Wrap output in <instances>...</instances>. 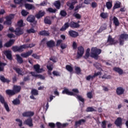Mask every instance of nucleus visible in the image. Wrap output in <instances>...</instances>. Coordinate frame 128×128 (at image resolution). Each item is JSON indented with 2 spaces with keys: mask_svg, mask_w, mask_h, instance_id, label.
<instances>
[{
  "mask_svg": "<svg viewBox=\"0 0 128 128\" xmlns=\"http://www.w3.org/2000/svg\"><path fill=\"white\" fill-rule=\"evenodd\" d=\"M102 54V50L96 47H93L91 49V53L90 56L94 58V60H98V55Z\"/></svg>",
  "mask_w": 128,
  "mask_h": 128,
  "instance_id": "obj_1",
  "label": "nucleus"
},
{
  "mask_svg": "<svg viewBox=\"0 0 128 128\" xmlns=\"http://www.w3.org/2000/svg\"><path fill=\"white\" fill-rule=\"evenodd\" d=\"M14 14H10L9 15L6 16V21L4 22V24L6 26H12V20L14 18Z\"/></svg>",
  "mask_w": 128,
  "mask_h": 128,
  "instance_id": "obj_2",
  "label": "nucleus"
},
{
  "mask_svg": "<svg viewBox=\"0 0 128 128\" xmlns=\"http://www.w3.org/2000/svg\"><path fill=\"white\" fill-rule=\"evenodd\" d=\"M128 40V34H122L119 36V44L120 46L124 44V41Z\"/></svg>",
  "mask_w": 128,
  "mask_h": 128,
  "instance_id": "obj_3",
  "label": "nucleus"
},
{
  "mask_svg": "<svg viewBox=\"0 0 128 128\" xmlns=\"http://www.w3.org/2000/svg\"><path fill=\"white\" fill-rule=\"evenodd\" d=\"M84 54V48L82 46H80L78 48L76 58H80Z\"/></svg>",
  "mask_w": 128,
  "mask_h": 128,
  "instance_id": "obj_4",
  "label": "nucleus"
},
{
  "mask_svg": "<svg viewBox=\"0 0 128 128\" xmlns=\"http://www.w3.org/2000/svg\"><path fill=\"white\" fill-rule=\"evenodd\" d=\"M0 102L2 104H4V107L5 108L6 112H10V107L8 106V103L6 102V100H4V97L2 95V94H0Z\"/></svg>",
  "mask_w": 128,
  "mask_h": 128,
  "instance_id": "obj_5",
  "label": "nucleus"
},
{
  "mask_svg": "<svg viewBox=\"0 0 128 128\" xmlns=\"http://www.w3.org/2000/svg\"><path fill=\"white\" fill-rule=\"evenodd\" d=\"M24 44L21 45L20 46H16L12 47V50L14 52H24Z\"/></svg>",
  "mask_w": 128,
  "mask_h": 128,
  "instance_id": "obj_6",
  "label": "nucleus"
},
{
  "mask_svg": "<svg viewBox=\"0 0 128 128\" xmlns=\"http://www.w3.org/2000/svg\"><path fill=\"white\" fill-rule=\"evenodd\" d=\"M3 54H4V56H6L8 60H12V51L10 50H6L3 52Z\"/></svg>",
  "mask_w": 128,
  "mask_h": 128,
  "instance_id": "obj_7",
  "label": "nucleus"
},
{
  "mask_svg": "<svg viewBox=\"0 0 128 128\" xmlns=\"http://www.w3.org/2000/svg\"><path fill=\"white\" fill-rule=\"evenodd\" d=\"M107 42H108L112 46V44H116L118 42V40H114L110 35H109L107 40Z\"/></svg>",
  "mask_w": 128,
  "mask_h": 128,
  "instance_id": "obj_8",
  "label": "nucleus"
},
{
  "mask_svg": "<svg viewBox=\"0 0 128 128\" xmlns=\"http://www.w3.org/2000/svg\"><path fill=\"white\" fill-rule=\"evenodd\" d=\"M24 28H22L20 27H18L15 30V34L18 36H22V34H24Z\"/></svg>",
  "mask_w": 128,
  "mask_h": 128,
  "instance_id": "obj_9",
  "label": "nucleus"
},
{
  "mask_svg": "<svg viewBox=\"0 0 128 128\" xmlns=\"http://www.w3.org/2000/svg\"><path fill=\"white\" fill-rule=\"evenodd\" d=\"M63 94H67L68 96H76V94L72 92H70L68 88H64V90L62 92Z\"/></svg>",
  "mask_w": 128,
  "mask_h": 128,
  "instance_id": "obj_10",
  "label": "nucleus"
},
{
  "mask_svg": "<svg viewBox=\"0 0 128 128\" xmlns=\"http://www.w3.org/2000/svg\"><path fill=\"white\" fill-rule=\"evenodd\" d=\"M69 36H71V38H78V32H76L74 30H70L68 32Z\"/></svg>",
  "mask_w": 128,
  "mask_h": 128,
  "instance_id": "obj_11",
  "label": "nucleus"
},
{
  "mask_svg": "<svg viewBox=\"0 0 128 128\" xmlns=\"http://www.w3.org/2000/svg\"><path fill=\"white\" fill-rule=\"evenodd\" d=\"M114 124L116 126H122V119L120 117L118 118L114 122Z\"/></svg>",
  "mask_w": 128,
  "mask_h": 128,
  "instance_id": "obj_12",
  "label": "nucleus"
},
{
  "mask_svg": "<svg viewBox=\"0 0 128 128\" xmlns=\"http://www.w3.org/2000/svg\"><path fill=\"white\" fill-rule=\"evenodd\" d=\"M32 52H34V50H30L25 53H22L20 56H22V58H28L30 56H32Z\"/></svg>",
  "mask_w": 128,
  "mask_h": 128,
  "instance_id": "obj_13",
  "label": "nucleus"
},
{
  "mask_svg": "<svg viewBox=\"0 0 128 128\" xmlns=\"http://www.w3.org/2000/svg\"><path fill=\"white\" fill-rule=\"evenodd\" d=\"M34 115V112H32L31 111L26 112L22 113V116H24V118H28L30 116H33Z\"/></svg>",
  "mask_w": 128,
  "mask_h": 128,
  "instance_id": "obj_14",
  "label": "nucleus"
},
{
  "mask_svg": "<svg viewBox=\"0 0 128 128\" xmlns=\"http://www.w3.org/2000/svg\"><path fill=\"white\" fill-rule=\"evenodd\" d=\"M44 14H46V12L40 10L38 12V14H36L35 16L36 18L40 20V18L44 16Z\"/></svg>",
  "mask_w": 128,
  "mask_h": 128,
  "instance_id": "obj_15",
  "label": "nucleus"
},
{
  "mask_svg": "<svg viewBox=\"0 0 128 128\" xmlns=\"http://www.w3.org/2000/svg\"><path fill=\"white\" fill-rule=\"evenodd\" d=\"M124 89L122 88V87H118L116 90V93L118 96H122V94H124Z\"/></svg>",
  "mask_w": 128,
  "mask_h": 128,
  "instance_id": "obj_16",
  "label": "nucleus"
},
{
  "mask_svg": "<svg viewBox=\"0 0 128 128\" xmlns=\"http://www.w3.org/2000/svg\"><path fill=\"white\" fill-rule=\"evenodd\" d=\"M46 44L48 46V48H54V46H56V42L54 40H50L46 42Z\"/></svg>",
  "mask_w": 128,
  "mask_h": 128,
  "instance_id": "obj_17",
  "label": "nucleus"
},
{
  "mask_svg": "<svg viewBox=\"0 0 128 128\" xmlns=\"http://www.w3.org/2000/svg\"><path fill=\"white\" fill-rule=\"evenodd\" d=\"M26 20L28 22H36V16L34 15H29L26 18Z\"/></svg>",
  "mask_w": 128,
  "mask_h": 128,
  "instance_id": "obj_18",
  "label": "nucleus"
},
{
  "mask_svg": "<svg viewBox=\"0 0 128 128\" xmlns=\"http://www.w3.org/2000/svg\"><path fill=\"white\" fill-rule=\"evenodd\" d=\"M25 124L28 126L30 128L34 126V124H32V118H28L25 120Z\"/></svg>",
  "mask_w": 128,
  "mask_h": 128,
  "instance_id": "obj_19",
  "label": "nucleus"
},
{
  "mask_svg": "<svg viewBox=\"0 0 128 128\" xmlns=\"http://www.w3.org/2000/svg\"><path fill=\"white\" fill-rule=\"evenodd\" d=\"M70 27L72 28H80V25L77 22H75L74 21H72L70 23Z\"/></svg>",
  "mask_w": 128,
  "mask_h": 128,
  "instance_id": "obj_20",
  "label": "nucleus"
},
{
  "mask_svg": "<svg viewBox=\"0 0 128 128\" xmlns=\"http://www.w3.org/2000/svg\"><path fill=\"white\" fill-rule=\"evenodd\" d=\"M113 70H114V72H116L118 73L120 76H122V74H124V70L118 67H114L113 68Z\"/></svg>",
  "mask_w": 128,
  "mask_h": 128,
  "instance_id": "obj_21",
  "label": "nucleus"
},
{
  "mask_svg": "<svg viewBox=\"0 0 128 128\" xmlns=\"http://www.w3.org/2000/svg\"><path fill=\"white\" fill-rule=\"evenodd\" d=\"M14 40H10L8 42H6L4 46L6 48H10L14 44Z\"/></svg>",
  "mask_w": 128,
  "mask_h": 128,
  "instance_id": "obj_22",
  "label": "nucleus"
},
{
  "mask_svg": "<svg viewBox=\"0 0 128 128\" xmlns=\"http://www.w3.org/2000/svg\"><path fill=\"white\" fill-rule=\"evenodd\" d=\"M106 24H103L102 26H100L99 30H97V34H100V32H102L103 30H106Z\"/></svg>",
  "mask_w": 128,
  "mask_h": 128,
  "instance_id": "obj_23",
  "label": "nucleus"
},
{
  "mask_svg": "<svg viewBox=\"0 0 128 128\" xmlns=\"http://www.w3.org/2000/svg\"><path fill=\"white\" fill-rule=\"evenodd\" d=\"M70 26V24H69L68 22H66L64 24V25L62 26L61 28H60V32H64V30H68V28Z\"/></svg>",
  "mask_w": 128,
  "mask_h": 128,
  "instance_id": "obj_24",
  "label": "nucleus"
},
{
  "mask_svg": "<svg viewBox=\"0 0 128 128\" xmlns=\"http://www.w3.org/2000/svg\"><path fill=\"white\" fill-rule=\"evenodd\" d=\"M6 93L10 98V96H14V94H16V92L14 91V90H6Z\"/></svg>",
  "mask_w": 128,
  "mask_h": 128,
  "instance_id": "obj_25",
  "label": "nucleus"
},
{
  "mask_svg": "<svg viewBox=\"0 0 128 128\" xmlns=\"http://www.w3.org/2000/svg\"><path fill=\"white\" fill-rule=\"evenodd\" d=\"M44 23L46 24H49V26H50V24H52V20H50V16L45 17L44 18Z\"/></svg>",
  "mask_w": 128,
  "mask_h": 128,
  "instance_id": "obj_26",
  "label": "nucleus"
},
{
  "mask_svg": "<svg viewBox=\"0 0 128 128\" xmlns=\"http://www.w3.org/2000/svg\"><path fill=\"white\" fill-rule=\"evenodd\" d=\"M25 8L29 10H36V7L34 5L30 4H25Z\"/></svg>",
  "mask_w": 128,
  "mask_h": 128,
  "instance_id": "obj_27",
  "label": "nucleus"
},
{
  "mask_svg": "<svg viewBox=\"0 0 128 128\" xmlns=\"http://www.w3.org/2000/svg\"><path fill=\"white\" fill-rule=\"evenodd\" d=\"M34 68L36 72L40 74V72H42V69H40V66L38 64H36L34 65Z\"/></svg>",
  "mask_w": 128,
  "mask_h": 128,
  "instance_id": "obj_28",
  "label": "nucleus"
},
{
  "mask_svg": "<svg viewBox=\"0 0 128 128\" xmlns=\"http://www.w3.org/2000/svg\"><path fill=\"white\" fill-rule=\"evenodd\" d=\"M84 122H86V120L81 119V120H80L78 121H76L75 122V126H78L83 124H84Z\"/></svg>",
  "mask_w": 128,
  "mask_h": 128,
  "instance_id": "obj_29",
  "label": "nucleus"
},
{
  "mask_svg": "<svg viewBox=\"0 0 128 128\" xmlns=\"http://www.w3.org/2000/svg\"><path fill=\"white\" fill-rule=\"evenodd\" d=\"M113 24H114L115 26H119L120 24L118 19L114 16L113 18Z\"/></svg>",
  "mask_w": 128,
  "mask_h": 128,
  "instance_id": "obj_30",
  "label": "nucleus"
},
{
  "mask_svg": "<svg viewBox=\"0 0 128 128\" xmlns=\"http://www.w3.org/2000/svg\"><path fill=\"white\" fill-rule=\"evenodd\" d=\"M40 36H50V32L46 30L40 31L39 33Z\"/></svg>",
  "mask_w": 128,
  "mask_h": 128,
  "instance_id": "obj_31",
  "label": "nucleus"
},
{
  "mask_svg": "<svg viewBox=\"0 0 128 128\" xmlns=\"http://www.w3.org/2000/svg\"><path fill=\"white\" fill-rule=\"evenodd\" d=\"M0 80L2 82H6L7 84H10V80L8 78H6L4 76H0Z\"/></svg>",
  "mask_w": 128,
  "mask_h": 128,
  "instance_id": "obj_32",
  "label": "nucleus"
},
{
  "mask_svg": "<svg viewBox=\"0 0 128 128\" xmlns=\"http://www.w3.org/2000/svg\"><path fill=\"white\" fill-rule=\"evenodd\" d=\"M56 126L57 128H66V126H68V124L64 123V124H62V123L60 122H57L56 123Z\"/></svg>",
  "mask_w": 128,
  "mask_h": 128,
  "instance_id": "obj_33",
  "label": "nucleus"
},
{
  "mask_svg": "<svg viewBox=\"0 0 128 128\" xmlns=\"http://www.w3.org/2000/svg\"><path fill=\"white\" fill-rule=\"evenodd\" d=\"M20 90H22V87L20 86H14L13 90L15 94L20 92Z\"/></svg>",
  "mask_w": 128,
  "mask_h": 128,
  "instance_id": "obj_34",
  "label": "nucleus"
},
{
  "mask_svg": "<svg viewBox=\"0 0 128 128\" xmlns=\"http://www.w3.org/2000/svg\"><path fill=\"white\" fill-rule=\"evenodd\" d=\"M12 104L14 106H18V104H20V100L18 98H16L13 100Z\"/></svg>",
  "mask_w": 128,
  "mask_h": 128,
  "instance_id": "obj_35",
  "label": "nucleus"
},
{
  "mask_svg": "<svg viewBox=\"0 0 128 128\" xmlns=\"http://www.w3.org/2000/svg\"><path fill=\"white\" fill-rule=\"evenodd\" d=\"M16 60H17L18 64H22L24 63V60H22V57H20V55L16 54Z\"/></svg>",
  "mask_w": 128,
  "mask_h": 128,
  "instance_id": "obj_36",
  "label": "nucleus"
},
{
  "mask_svg": "<svg viewBox=\"0 0 128 128\" xmlns=\"http://www.w3.org/2000/svg\"><path fill=\"white\" fill-rule=\"evenodd\" d=\"M24 46V48H34V46H36V44H23Z\"/></svg>",
  "mask_w": 128,
  "mask_h": 128,
  "instance_id": "obj_37",
  "label": "nucleus"
},
{
  "mask_svg": "<svg viewBox=\"0 0 128 128\" xmlns=\"http://www.w3.org/2000/svg\"><path fill=\"white\" fill-rule=\"evenodd\" d=\"M13 70H16V72L18 74H20V76H22V71L20 70V68L14 67L13 68Z\"/></svg>",
  "mask_w": 128,
  "mask_h": 128,
  "instance_id": "obj_38",
  "label": "nucleus"
},
{
  "mask_svg": "<svg viewBox=\"0 0 128 128\" xmlns=\"http://www.w3.org/2000/svg\"><path fill=\"white\" fill-rule=\"evenodd\" d=\"M54 6H56V8H57V10H60V0H57L56 1L55 4H54Z\"/></svg>",
  "mask_w": 128,
  "mask_h": 128,
  "instance_id": "obj_39",
  "label": "nucleus"
},
{
  "mask_svg": "<svg viewBox=\"0 0 128 128\" xmlns=\"http://www.w3.org/2000/svg\"><path fill=\"white\" fill-rule=\"evenodd\" d=\"M106 6L108 10H110L112 8V2H106Z\"/></svg>",
  "mask_w": 128,
  "mask_h": 128,
  "instance_id": "obj_40",
  "label": "nucleus"
},
{
  "mask_svg": "<svg viewBox=\"0 0 128 128\" xmlns=\"http://www.w3.org/2000/svg\"><path fill=\"white\" fill-rule=\"evenodd\" d=\"M17 26H18V28H22L24 26V20H20L17 22Z\"/></svg>",
  "mask_w": 128,
  "mask_h": 128,
  "instance_id": "obj_41",
  "label": "nucleus"
},
{
  "mask_svg": "<svg viewBox=\"0 0 128 128\" xmlns=\"http://www.w3.org/2000/svg\"><path fill=\"white\" fill-rule=\"evenodd\" d=\"M76 96V98L77 100H78L80 102H82L83 104H84V98H82L81 96L80 95H75Z\"/></svg>",
  "mask_w": 128,
  "mask_h": 128,
  "instance_id": "obj_42",
  "label": "nucleus"
},
{
  "mask_svg": "<svg viewBox=\"0 0 128 128\" xmlns=\"http://www.w3.org/2000/svg\"><path fill=\"white\" fill-rule=\"evenodd\" d=\"M66 68L68 72H72L74 71V68H72V66L70 65H66Z\"/></svg>",
  "mask_w": 128,
  "mask_h": 128,
  "instance_id": "obj_43",
  "label": "nucleus"
},
{
  "mask_svg": "<svg viewBox=\"0 0 128 128\" xmlns=\"http://www.w3.org/2000/svg\"><path fill=\"white\" fill-rule=\"evenodd\" d=\"M47 12H48L51 14H56V9H54L52 8H49L47 9Z\"/></svg>",
  "mask_w": 128,
  "mask_h": 128,
  "instance_id": "obj_44",
  "label": "nucleus"
},
{
  "mask_svg": "<svg viewBox=\"0 0 128 128\" xmlns=\"http://www.w3.org/2000/svg\"><path fill=\"white\" fill-rule=\"evenodd\" d=\"M75 72L76 74H80L82 72V69L78 66H75Z\"/></svg>",
  "mask_w": 128,
  "mask_h": 128,
  "instance_id": "obj_45",
  "label": "nucleus"
},
{
  "mask_svg": "<svg viewBox=\"0 0 128 128\" xmlns=\"http://www.w3.org/2000/svg\"><path fill=\"white\" fill-rule=\"evenodd\" d=\"M60 16H63V18H64V16H66L68 13H66V12L65 10H62L60 12Z\"/></svg>",
  "mask_w": 128,
  "mask_h": 128,
  "instance_id": "obj_46",
  "label": "nucleus"
},
{
  "mask_svg": "<svg viewBox=\"0 0 128 128\" xmlns=\"http://www.w3.org/2000/svg\"><path fill=\"white\" fill-rule=\"evenodd\" d=\"M76 4V1L72 2L71 4L69 6V8H70V10H74V4Z\"/></svg>",
  "mask_w": 128,
  "mask_h": 128,
  "instance_id": "obj_47",
  "label": "nucleus"
},
{
  "mask_svg": "<svg viewBox=\"0 0 128 128\" xmlns=\"http://www.w3.org/2000/svg\"><path fill=\"white\" fill-rule=\"evenodd\" d=\"M120 8V2L116 3L113 6V10H114L116 8Z\"/></svg>",
  "mask_w": 128,
  "mask_h": 128,
  "instance_id": "obj_48",
  "label": "nucleus"
},
{
  "mask_svg": "<svg viewBox=\"0 0 128 128\" xmlns=\"http://www.w3.org/2000/svg\"><path fill=\"white\" fill-rule=\"evenodd\" d=\"M30 13L24 10H22L21 12V14L22 16H26Z\"/></svg>",
  "mask_w": 128,
  "mask_h": 128,
  "instance_id": "obj_49",
  "label": "nucleus"
},
{
  "mask_svg": "<svg viewBox=\"0 0 128 128\" xmlns=\"http://www.w3.org/2000/svg\"><path fill=\"white\" fill-rule=\"evenodd\" d=\"M31 94L34 96H38V91L36 89H32L31 91Z\"/></svg>",
  "mask_w": 128,
  "mask_h": 128,
  "instance_id": "obj_50",
  "label": "nucleus"
},
{
  "mask_svg": "<svg viewBox=\"0 0 128 128\" xmlns=\"http://www.w3.org/2000/svg\"><path fill=\"white\" fill-rule=\"evenodd\" d=\"M27 34H34L36 32V30L33 28H31L29 30H26Z\"/></svg>",
  "mask_w": 128,
  "mask_h": 128,
  "instance_id": "obj_51",
  "label": "nucleus"
},
{
  "mask_svg": "<svg viewBox=\"0 0 128 128\" xmlns=\"http://www.w3.org/2000/svg\"><path fill=\"white\" fill-rule=\"evenodd\" d=\"M102 79L109 80L112 78V76L110 75H106V74H104V75L102 77Z\"/></svg>",
  "mask_w": 128,
  "mask_h": 128,
  "instance_id": "obj_52",
  "label": "nucleus"
},
{
  "mask_svg": "<svg viewBox=\"0 0 128 128\" xmlns=\"http://www.w3.org/2000/svg\"><path fill=\"white\" fill-rule=\"evenodd\" d=\"M84 8V6H82V4H80L79 5L77 6L75 8L74 10V12H76L77 10H80V8Z\"/></svg>",
  "mask_w": 128,
  "mask_h": 128,
  "instance_id": "obj_53",
  "label": "nucleus"
},
{
  "mask_svg": "<svg viewBox=\"0 0 128 128\" xmlns=\"http://www.w3.org/2000/svg\"><path fill=\"white\" fill-rule=\"evenodd\" d=\"M86 112H96V110L92 107H88L86 110Z\"/></svg>",
  "mask_w": 128,
  "mask_h": 128,
  "instance_id": "obj_54",
  "label": "nucleus"
},
{
  "mask_svg": "<svg viewBox=\"0 0 128 128\" xmlns=\"http://www.w3.org/2000/svg\"><path fill=\"white\" fill-rule=\"evenodd\" d=\"M50 60H52L53 62H56V60H58V58L55 56H52L50 58Z\"/></svg>",
  "mask_w": 128,
  "mask_h": 128,
  "instance_id": "obj_55",
  "label": "nucleus"
},
{
  "mask_svg": "<svg viewBox=\"0 0 128 128\" xmlns=\"http://www.w3.org/2000/svg\"><path fill=\"white\" fill-rule=\"evenodd\" d=\"M100 16L102 18H108V14L104 12H102L100 14Z\"/></svg>",
  "mask_w": 128,
  "mask_h": 128,
  "instance_id": "obj_56",
  "label": "nucleus"
},
{
  "mask_svg": "<svg viewBox=\"0 0 128 128\" xmlns=\"http://www.w3.org/2000/svg\"><path fill=\"white\" fill-rule=\"evenodd\" d=\"M22 2H24V0H14V2L16 4H22Z\"/></svg>",
  "mask_w": 128,
  "mask_h": 128,
  "instance_id": "obj_57",
  "label": "nucleus"
},
{
  "mask_svg": "<svg viewBox=\"0 0 128 128\" xmlns=\"http://www.w3.org/2000/svg\"><path fill=\"white\" fill-rule=\"evenodd\" d=\"M94 76H92V75H89V76H87L86 78V80H88V81L90 80H94Z\"/></svg>",
  "mask_w": 128,
  "mask_h": 128,
  "instance_id": "obj_58",
  "label": "nucleus"
},
{
  "mask_svg": "<svg viewBox=\"0 0 128 128\" xmlns=\"http://www.w3.org/2000/svg\"><path fill=\"white\" fill-rule=\"evenodd\" d=\"M16 121L18 122H19L18 126L20 128H22V121L20 120V119L17 118L16 120Z\"/></svg>",
  "mask_w": 128,
  "mask_h": 128,
  "instance_id": "obj_59",
  "label": "nucleus"
},
{
  "mask_svg": "<svg viewBox=\"0 0 128 128\" xmlns=\"http://www.w3.org/2000/svg\"><path fill=\"white\" fill-rule=\"evenodd\" d=\"M30 80V75H28L24 77L23 79V81L24 82H28Z\"/></svg>",
  "mask_w": 128,
  "mask_h": 128,
  "instance_id": "obj_60",
  "label": "nucleus"
},
{
  "mask_svg": "<svg viewBox=\"0 0 128 128\" xmlns=\"http://www.w3.org/2000/svg\"><path fill=\"white\" fill-rule=\"evenodd\" d=\"M52 74L56 76H60V74L56 70L52 72Z\"/></svg>",
  "mask_w": 128,
  "mask_h": 128,
  "instance_id": "obj_61",
  "label": "nucleus"
},
{
  "mask_svg": "<svg viewBox=\"0 0 128 128\" xmlns=\"http://www.w3.org/2000/svg\"><path fill=\"white\" fill-rule=\"evenodd\" d=\"M101 126L102 128H106V121L102 122Z\"/></svg>",
  "mask_w": 128,
  "mask_h": 128,
  "instance_id": "obj_62",
  "label": "nucleus"
},
{
  "mask_svg": "<svg viewBox=\"0 0 128 128\" xmlns=\"http://www.w3.org/2000/svg\"><path fill=\"white\" fill-rule=\"evenodd\" d=\"M87 96L88 98H90V99L92 98V92H88L87 93Z\"/></svg>",
  "mask_w": 128,
  "mask_h": 128,
  "instance_id": "obj_63",
  "label": "nucleus"
},
{
  "mask_svg": "<svg viewBox=\"0 0 128 128\" xmlns=\"http://www.w3.org/2000/svg\"><path fill=\"white\" fill-rule=\"evenodd\" d=\"M102 74V72H98L96 73H94L93 75V77L96 78V76H100Z\"/></svg>",
  "mask_w": 128,
  "mask_h": 128,
  "instance_id": "obj_64",
  "label": "nucleus"
}]
</instances>
